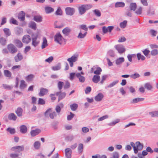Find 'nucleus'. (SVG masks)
Wrapping results in <instances>:
<instances>
[{
	"label": "nucleus",
	"mask_w": 158,
	"mask_h": 158,
	"mask_svg": "<svg viewBox=\"0 0 158 158\" xmlns=\"http://www.w3.org/2000/svg\"><path fill=\"white\" fill-rule=\"evenodd\" d=\"M92 7V5L89 4L81 5L78 8L80 14L81 15H83L85 12L86 10L91 9Z\"/></svg>",
	"instance_id": "1"
},
{
	"label": "nucleus",
	"mask_w": 158,
	"mask_h": 158,
	"mask_svg": "<svg viewBox=\"0 0 158 158\" xmlns=\"http://www.w3.org/2000/svg\"><path fill=\"white\" fill-rule=\"evenodd\" d=\"M38 35L36 34H33L31 35L32 45L35 47L38 46L40 43V41L37 40Z\"/></svg>",
	"instance_id": "2"
},
{
	"label": "nucleus",
	"mask_w": 158,
	"mask_h": 158,
	"mask_svg": "<svg viewBox=\"0 0 158 158\" xmlns=\"http://www.w3.org/2000/svg\"><path fill=\"white\" fill-rule=\"evenodd\" d=\"M7 48L9 52L12 54L15 53L18 51L17 48L12 44H8L7 46Z\"/></svg>",
	"instance_id": "3"
},
{
	"label": "nucleus",
	"mask_w": 158,
	"mask_h": 158,
	"mask_svg": "<svg viewBox=\"0 0 158 158\" xmlns=\"http://www.w3.org/2000/svg\"><path fill=\"white\" fill-rule=\"evenodd\" d=\"M114 48L120 54H122L124 53L126 50L125 48L123 45L118 44L114 46Z\"/></svg>",
	"instance_id": "4"
},
{
	"label": "nucleus",
	"mask_w": 158,
	"mask_h": 158,
	"mask_svg": "<svg viewBox=\"0 0 158 158\" xmlns=\"http://www.w3.org/2000/svg\"><path fill=\"white\" fill-rule=\"evenodd\" d=\"M55 41L61 44L63 42V40H64V38L62 37L60 33H57L54 36Z\"/></svg>",
	"instance_id": "5"
},
{
	"label": "nucleus",
	"mask_w": 158,
	"mask_h": 158,
	"mask_svg": "<svg viewBox=\"0 0 158 158\" xmlns=\"http://www.w3.org/2000/svg\"><path fill=\"white\" fill-rule=\"evenodd\" d=\"M24 150V146L23 145L18 146L12 147L11 150L15 152H20L21 151H23Z\"/></svg>",
	"instance_id": "6"
},
{
	"label": "nucleus",
	"mask_w": 158,
	"mask_h": 158,
	"mask_svg": "<svg viewBox=\"0 0 158 158\" xmlns=\"http://www.w3.org/2000/svg\"><path fill=\"white\" fill-rule=\"evenodd\" d=\"M136 148V150L135 152V153L137 154L138 152V151L141 150L143 148V145L139 141H137L135 142Z\"/></svg>",
	"instance_id": "7"
},
{
	"label": "nucleus",
	"mask_w": 158,
	"mask_h": 158,
	"mask_svg": "<svg viewBox=\"0 0 158 158\" xmlns=\"http://www.w3.org/2000/svg\"><path fill=\"white\" fill-rule=\"evenodd\" d=\"M31 38L28 35H24L22 39V41L25 44H28L30 42L31 40Z\"/></svg>",
	"instance_id": "8"
},
{
	"label": "nucleus",
	"mask_w": 158,
	"mask_h": 158,
	"mask_svg": "<svg viewBox=\"0 0 158 158\" xmlns=\"http://www.w3.org/2000/svg\"><path fill=\"white\" fill-rule=\"evenodd\" d=\"M66 14L68 15L72 16L73 15L75 12L74 9L71 7H66L65 9Z\"/></svg>",
	"instance_id": "9"
},
{
	"label": "nucleus",
	"mask_w": 158,
	"mask_h": 158,
	"mask_svg": "<svg viewBox=\"0 0 158 158\" xmlns=\"http://www.w3.org/2000/svg\"><path fill=\"white\" fill-rule=\"evenodd\" d=\"M23 58V56L21 53L19 52L14 57L15 62H17L21 60Z\"/></svg>",
	"instance_id": "10"
},
{
	"label": "nucleus",
	"mask_w": 158,
	"mask_h": 158,
	"mask_svg": "<svg viewBox=\"0 0 158 158\" xmlns=\"http://www.w3.org/2000/svg\"><path fill=\"white\" fill-rule=\"evenodd\" d=\"M76 76L80 82L84 83L85 81V77L81 75L80 73H76Z\"/></svg>",
	"instance_id": "11"
},
{
	"label": "nucleus",
	"mask_w": 158,
	"mask_h": 158,
	"mask_svg": "<svg viewBox=\"0 0 158 158\" xmlns=\"http://www.w3.org/2000/svg\"><path fill=\"white\" fill-rule=\"evenodd\" d=\"M48 92V90L47 89L41 88L40 92L39 93V95L40 97L43 96L44 95L46 94Z\"/></svg>",
	"instance_id": "12"
},
{
	"label": "nucleus",
	"mask_w": 158,
	"mask_h": 158,
	"mask_svg": "<svg viewBox=\"0 0 158 158\" xmlns=\"http://www.w3.org/2000/svg\"><path fill=\"white\" fill-rule=\"evenodd\" d=\"M65 156L67 158H71L72 151L70 148H67L65 149Z\"/></svg>",
	"instance_id": "13"
},
{
	"label": "nucleus",
	"mask_w": 158,
	"mask_h": 158,
	"mask_svg": "<svg viewBox=\"0 0 158 158\" xmlns=\"http://www.w3.org/2000/svg\"><path fill=\"white\" fill-rule=\"evenodd\" d=\"M103 97V94L101 93H99L95 97L94 99L97 102H100L102 100Z\"/></svg>",
	"instance_id": "14"
},
{
	"label": "nucleus",
	"mask_w": 158,
	"mask_h": 158,
	"mask_svg": "<svg viewBox=\"0 0 158 158\" xmlns=\"http://www.w3.org/2000/svg\"><path fill=\"white\" fill-rule=\"evenodd\" d=\"M18 19L21 21H24L25 19V13L23 11L20 12L18 15Z\"/></svg>",
	"instance_id": "15"
},
{
	"label": "nucleus",
	"mask_w": 158,
	"mask_h": 158,
	"mask_svg": "<svg viewBox=\"0 0 158 158\" xmlns=\"http://www.w3.org/2000/svg\"><path fill=\"white\" fill-rule=\"evenodd\" d=\"M78 58V55H74L72 56L70 58H68L67 60L69 62L71 61L72 62H75L77 60Z\"/></svg>",
	"instance_id": "16"
},
{
	"label": "nucleus",
	"mask_w": 158,
	"mask_h": 158,
	"mask_svg": "<svg viewBox=\"0 0 158 158\" xmlns=\"http://www.w3.org/2000/svg\"><path fill=\"white\" fill-rule=\"evenodd\" d=\"M41 132L40 129H37L35 130H31L30 132L31 135L32 137H34L38 134Z\"/></svg>",
	"instance_id": "17"
},
{
	"label": "nucleus",
	"mask_w": 158,
	"mask_h": 158,
	"mask_svg": "<svg viewBox=\"0 0 158 158\" xmlns=\"http://www.w3.org/2000/svg\"><path fill=\"white\" fill-rule=\"evenodd\" d=\"M17 118V116L13 113L10 114L8 115V118L11 120L15 121L16 120Z\"/></svg>",
	"instance_id": "18"
},
{
	"label": "nucleus",
	"mask_w": 158,
	"mask_h": 158,
	"mask_svg": "<svg viewBox=\"0 0 158 158\" xmlns=\"http://www.w3.org/2000/svg\"><path fill=\"white\" fill-rule=\"evenodd\" d=\"M27 131V128L25 125H22L20 127V131L23 134L26 133Z\"/></svg>",
	"instance_id": "19"
},
{
	"label": "nucleus",
	"mask_w": 158,
	"mask_h": 158,
	"mask_svg": "<svg viewBox=\"0 0 158 158\" xmlns=\"http://www.w3.org/2000/svg\"><path fill=\"white\" fill-rule=\"evenodd\" d=\"M71 30L70 28L68 27H66L62 30L63 33L66 36H68Z\"/></svg>",
	"instance_id": "20"
},
{
	"label": "nucleus",
	"mask_w": 158,
	"mask_h": 158,
	"mask_svg": "<svg viewBox=\"0 0 158 158\" xmlns=\"http://www.w3.org/2000/svg\"><path fill=\"white\" fill-rule=\"evenodd\" d=\"M92 80L94 83H98L100 80V76L98 75H94V76Z\"/></svg>",
	"instance_id": "21"
},
{
	"label": "nucleus",
	"mask_w": 158,
	"mask_h": 158,
	"mask_svg": "<svg viewBox=\"0 0 158 158\" xmlns=\"http://www.w3.org/2000/svg\"><path fill=\"white\" fill-rule=\"evenodd\" d=\"M23 110L21 107H18L15 111V113L18 117H21L22 116Z\"/></svg>",
	"instance_id": "22"
},
{
	"label": "nucleus",
	"mask_w": 158,
	"mask_h": 158,
	"mask_svg": "<svg viewBox=\"0 0 158 158\" xmlns=\"http://www.w3.org/2000/svg\"><path fill=\"white\" fill-rule=\"evenodd\" d=\"M144 99L143 98H135L133 99L130 102L131 103H135L143 101L144 100Z\"/></svg>",
	"instance_id": "23"
},
{
	"label": "nucleus",
	"mask_w": 158,
	"mask_h": 158,
	"mask_svg": "<svg viewBox=\"0 0 158 158\" xmlns=\"http://www.w3.org/2000/svg\"><path fill=\"white\" fill-rule=\"evenodd\" d=\"M43 42H42V45L41 46V48L43 49L48 46L47 41L45 37H43Z\"/></svg>",
	"instance_id": "24"
},
{
	"label": "nucleus",
	"mask_w": 158,
	"mask_h": 158,
	"mask_svg": "<svg viewBox=\"0 0 158 158\" xmlns=\"http://www.w3.org/2000/svg\"><path fill=\"white\" fill-rule=\"evenodd\" d=\"M45 12L47 14H49L54 11V9L52 7L47 6L45 7Z\"/></svg>",
	"instance_id": "25"
},
{
	"label": "nucleus",
	"mask_w": 158,
	"mask_h": 158,
	"mask_svg": "<svg viewBox=\"0 0 158 158\" xmlns=\"http://www.w3.org/2000/svg\"><path fill=\"white\" fill-rule=\"evenodd\" d=\"M125 4L123 2H117L115 4V8L123 7L125 6Z\"/></svg>",
	"instance_id": "26"
},
{
	"label": "nucleus",
	"mask_w": 158,
	"mask_h": 158,
	"mask_svg": "<svg viewBox=\"0 0 158 158\" xmlns=\"http://www.w3.org/2000/svg\"><path fill=\"white\" fill-rule=\"evenodd\" d=\"M33 20L39 23L42 21V17L40 15H35L34 17Z\"/></svg>",
	"instance_id": "27"
},
{
	"label": "nucleus",
	"mask_w": 158,
	"mask_h": 158,
	"mask_svg": "<svg viewBox=\"0 0 158 158\" xmlns=\"http://www.w3.org/2000/svg\"><path fill=\"white\" fill-rule=\"evenodd\" d=\"M15 44L19 48H21L23 47V44L22 42L18 40H15Z\"/></svg>",
	"instance_id": "28"
},
{
	"label": "nucleus",
	"mask_w": 158,
	"mask_h": 158,
	"mask_svg": "<svg viewBox=\"0 0 158 158\" xmlns=\"http://www.w3.org/2000/svg\"><path fill=\"white\" fill-rule=\"evenodd\" d=\"M124 61V59L123 57H119L116 60V65H118L121 64Z\"/></svg>",
	"instance_id": "29"
},
{
	"label": "nucleus",
	"mask_w": 158,
	"mask_h": 158,
	"mask_svg": "<svg viewBox=\"0 0 158 158\" xmlns=\"http://www.w3.org/2000/svg\"><path fill=\"white\" fill-rule=\"evenodd\" d=\"M129 7L131 10L135 11L137 8V5L135 3H131L130 4Z\"/></svg>",
	"instance_id": "30"
},
{
	"label": "nucleus",
	"mask_w": 158,
	"mask_h": 158,
	"mask_svg": "<svg viewBox=\"0 0 158 158\" xmlns=\"http://www.w3.org/2000/svg\"><path fill=\"white\" fill-rule=\"evenodd\" d=\"M29 27L32 29L35 30L36 28V23L34 22H31L29 24Z\"/></svg>",
	"instance_id": "31"
},
{
	"label": "nucleus",
	"mask_w": 158,
	"mask_h": 158,
	"mask_svg": "<svg viewBox=\"0 0 158 158\" xmlns=\"http://www.w3.org/2000/svg\"><path fill=\"white\" fill-rule=\"evenodd\" d=\"M142 12V8L141 7H138L135 11V13L138 15H141Z\"/></svg>",
	"instance_id": "32"
},
{
	"label": "nucleus",
	"mask_w": 158,
	"mask_h": 158,
	"mask_svg": "<svg viewBox=\"0 0 158 158\" xmlns=\"http://www.w3.org/2000/svg\"><path fill=\"white\" fill-rule=\"evenodd\" d=\"M78 105L76 103H74L70 105V108L72 111H75L78 108Z\"/></svg>",
	"instance_id": "33"
},
{
	"label": "nucleus",
	"mask_w": 158,
	"mask_h": 158,
	"mask_svg": "<svg viewBox=\"0 0 158 158\" xmlns=\"http://www.w3.org/2000/svg\"><path fill=\"white\" fill-rule=\"evenodd\" d=\"M34 77V75L32 74H30L26 77V80L27 81H31L32 80Z\"/></svg>",
	"instance_id": "34"
},
{
	"label": "nucleus",
	"mask_w": 158,
	"mask_h": 158,
	"mask_svg": "<svg viewBox=\"0 0 158 158\" xmlns=\"http://www.w3.org/2000/svg\"><path fill=\"white\" fill-rule=\"evenodd\" d=\"M4 75L8 77H10L11 76V73L8 70H5L4 71Z\"/></svg>",
	"instance_id": "35"
},
{
	"label": "nucleus",
	"mask_w": 158,
	"mask_h": 158,
	"mask_svg": "<svg viewBox=\"0 0 158 158\" xmlns=\"http://www.w3.org/2000/svg\"><path fill=\"white\" fill-rule=\"evenodd\" d=\"M3 31L6 36H8L10 35L11 32L9 29L5 28L3 29Z\"/></svg>",
	"instance_id": "36"
},
{
	"label": "nucleus",
	"mask_w": 158,
	"mask_h": 158,
	"mask_svg": "<svg viewBox=\"0 0 158 158\" xmlns=\"http://www.w3.org/2000/svg\"><path fill=\"white\" fill-rule=\"evenodd\" d=\"M61 68V64L60 63H58L55 66H53L52 68L53 70L56 71L60 69Z\"/></svg>",
	"instance_id": "37"
},
{
	"label": "nucleus",
	"mask_w": 158,
	"mask_h": 158,
	"mask_svg": "<svg viewBox=\"0 0 158 158\" xmlns=\"http://www.w3.org/2000/svg\"><path fill=\"white\" fill-rule=\"evenodd\" d=\"M149 114L152 117H158V111H154L150 112L149 113Z\"/></svg>",
	"instance_id": "38"
},
{
	"label": "nucleus",
	"mask_w": 158,
	"mask_h": 158,
	"mask_svg": "<svg viewBox=\"0 0 158 158\" xmlns=\"http://www.w3.org/2000/svg\"><path fill=\"white\" fill-rule=\"evenodd\" d=\"M137 56L138 60L141 59L142 60H144L145 59V57L143 55H142L140 53L137 54Z\"/></svg>",
	"instance_id": "39"
},
{
	"label": "nucleus",
	"mask_w": 158,
	"mask_h": 158,
	"mask_svg": "<svg viewBox=\"0 0 158 158\" xmlns=\"http://www.w3.org/2000/svg\"><path fill=\"white\" fill-rule=\"evenodd\" d=\"M74 139V136L73 135H70L67 136L65 138V139L66 141H71Z\"/></svg>",
	"instance_id": "40"
},
{
	"label": "nucleus",
	"mask_w": 158,
	"mask_h": 158,
	"mask_svg": "<svg viewBox=\"0 0 158 158\" xmlns=\"http://www.w3.org/2000/svg\"><path fill=\"white\" fill-rule=\"evenodd\" d=\"M66 95V94L64 92H61L59 96L58 101L59 102L60 100L63 99L65 98Z\"/></svg>",
	"instance_id": "41"
},
{
	"label": "nucleus",
	"mask_w": 158,
	"mask_h": 158,
	"mask_svg": "<svg viewBox=\"0 0 158 158\" xmlns=\"http://www.w3.org/2000/svg\"><path fill=\"white\" fill-rule=\"evenodd\" d=\"M87 34V32H85L83 34L81 33V31L79 33L78 35L77 36V38H80V39L83 38Z\"/></svg>",
	"instance_id": "42"
},
{
	"label": "nucleus",
	"mask_w": 158,
	"mask_h": 158,
	"mask_svg": "<svg viewBox=\"0 0 158 158\" xmlns=\"http://www.w3.org/2000/svg\"><path fill=\"white\" fill-rule=\"evenodd\" d=\"M93 12L96 16L99 17L101 16V13L98 10L95 9L93 10Z\"/></svg>",
	"instance_id": "43"
},
{
	"label": "nucleus",
	"mask_w": 158,
	"mask_h": 158,
	"mask_svg": "<svg viewBox=\"0 0 158 158\" xmlns=\"http://www.w3.org/2000/svg\"><path fill=\"white\" fill-rule=\"evenodd\" d=\"M83 145L82 143H80L79 144L78 149L79 152L81 153L83 150Z\"/></svg>",
	"instance_id": "44"
},
{
	"label": "nucleus",
	"mask_w": 158,
	"mask_h": 158,
	"mask_svg": "<svg viewBox=\"0 0 158 158\" xmlns=\"http://www.w3.org/2000/svg\"><path fill=\"white\" fill-rule=\"evenodd\" d=\"M118 80H116L115 81H113L107 87L108 88H111L114 86L116 84H117L118 82Z\"/></svg>",
	"instance_id": "45"
},
{
	"label": "nucleus",
	"mask_w": 158,
	"mask_h": 158,
	"mask_svg": "<svg viewBox=\"0 0 158 158\" xmlns=\"http://www.w3.org/2000/svg\"><path fill=\"white\" fill-rule=\"evenodd\" d=\"M127 21L126 20H124L123 22L120 24V27L122 28H125L127 25Z\"/></svg>",
	"instance_id": "46"
},
{
	"label": "nucleus",
	"mask_w": 158,
	"mask_h": 158,
	"mask_svg": "<svg viewBox=\"0 0 158 158\" xmlns=\"http://www.w3.org/2000/svg\"><path fill=\"white\" fill-rule=\"evenodd\" d=\"M120 121V120L119 119H116L115 120L110 123L108 125L109 126H114V125L116 124L117 123H119Z\"/></svg>",
	"instance_id": "47"
},
{
	"label": "nucleus",
	"mask_w": 158,
	"mask_h": 158,
	"mask_svg": "<svg viewBox=\"0 0 158 158\" xmlns=\"http://www.w3.org/2000/svg\"><path fill=\"white\" fill-rule=\"evenodd\" d=\"M139 77V74L136 73H135L134 74H131L130 75V77L134 79H135L136 78H138Z\"/></svg>",
	"instance_id": "48"
},
{
	"label": "nucleus",
	"mask_w": 158,
	"mask_h": 158,
	"mask_svg": "<svg viewBox=\"0 0 158 158\" xmlns=\"http://www.w3.org/2000/svg\"><path fill=\"white\" fill-rule=\"evenodd\" d=\"M23 32V30L21 28H17L15 30V33L19 35Z\"/></svg>",
	"instance_id": "49"
},
{
	"label": "nucleus",
	"mask_w": 158,
	"mask_h": 158,
	"mask_svg": "<svg viewBox=\"0 0 158 158\" xmlns=\"http://www.w3.org/2000/svg\"><path fill=\"white\" fill-rule=\"evenodd\" d=\"M145 88L148 90H151L152 88V86L151 84L148 83H146L144 85Z\"/></svg>",
	"instance_id": "50"
},
{
	"label": "nucleus",
	"mask_w": 158,
	"mask_h": 158,
	"mask_svg": "<svg viewBox=\"0 0 158 158\" xmlns=\"http://www.w3.org/2000/svg\"><path fill=\"white\" fill-rule=\"evenodd\" d=\"M6 130L9 132L11 134H14L15 132V130L14 128H11L8 127L7 129Z\"/></svg>",
	"instance_id": "51"
},
{
	"label": "nucleus",
	"mask_w": 158,
	"mask_h": 158,
	"mask_svg": "<svg viewBox=\"0 0 158 158\" xmlns=\"http://www.w3.org/2000/svg\"><path fill=\"white\" fill-rule=\"evenodd\" d=\"M2 86L5 89L10 90L13 88V86L6 84H3Z\"/></svg>",
	"instance_id": "52"
},
{
	"label": "nucleus",
	"mask_w": 158,
	"mask_h": 158,
	"mask_svg": "<svg viewBox=\"0 0 158 158\" xmlns=\"http://www.w3.org/2000/svg\"><path fill=\"white\" fill-rule=\"evenodd\" d=\"M102 71L100 67H98L97 70L94 72V73L97 75H99L100 74Z\"/></svg>",
	"instance_id": "53"
},
{
	"label": "nucleus",
	"mask_w": 158,
	"mask_h": 158,
	"mask_svg": "<svg viewBox=\"0 0 158 158\" xmlns=\"http://www.w3.org/2000/svg\"><path fill=\"white\" fill-rule=\"evenodd\" d=\"M154 10L153 9H150L147 11V15H151L154 14Z\"/></svg>",
	"instance_id": "54"
},
{
	"label": "nucleus",
	"mask_w": 158,
	"mask_h": 158,
	"mask_svg": "<svg viewBox=\"0 0 158 158\" xmlns=\"http://www.w3.org/2000/svg\"><path fill=\"white\" fill-rule=\"evenodd\" d=\"M151 55L153 56H155L158 54V51L157 49H154L151 52Z\"/></svg>",
	"instance_id": "55"
},
{
	"label": "nucleus",
	"mask_w": 158,
	"mask_h": 158,
	"mask_svg": "<svg viewBox=\"0 0 158 158\" xmlns=\"http://www.w3.org/2000/svg\"><path fill=\"white\" fill-rule=\"evenodd\" d=\"M40 143L39 141H36L34 143V147L36 149H38L40 148Z\"/></svg>",
	"instance_id": "56"
},
{
	"label": "nucleus",
	"mask_w": 158,
	"mask_h": 158,
	"mask_svg": "<svg viewBox=\"0 0 158 158\" xmlns=\"http://www.w3.org/2000/svg\"><path fill=\"white\" fill-rule=\"evenodd\" d=\"M76 76V74L74 73H71L69 74V78L71 81L73 80L74 77L75 76Z\"/></svg>",
	"instance_id": "57"
},
{
	"label": "nucleus",
	"mask_w": 158,
	"mask_h": 158,
	"mask_svg": "<svg viewBox=\"0 0 158 158\" xmlns=\"http://www.w3.org/2000/svg\"><path fill=\"white\" fill-rule=\"evenodd\" d=\"M45 101L43 99L41 98H39L38 101V104L39 105H44L45 104Z\"/></svg>",
	"instance_id": "58"
},
{
	"label": "nucleus",
	"mask_w": 158,
	"mask_h": 158,
	"mask_svg": "<svg viewBox=\"0 0 158 158\" xmlns=\"http://www.w3.org/2000/svg\"><path fill=\"white\" fill-rule=\"evenodd\" d=\"M56 15H61L62 14V11L60 7H58L56 12Z\"/></svg>",
	"instance_id": "59"
},
{
	"label": "nucleus",
	"mask_w": 158,
	"mask_h": 158,
	"mask_svg": "<svg viewBox=\"0 0 158 158\" xmlns=\"http://www.w3.org/2000/svg\"><path fill=\"white\" fill-rule=\"evenodd\" d=\"M26 86L25 82L24 80H21L20 82V88L21 89H23Z\"/></svg>",
	"instance_id": "60"
},
{
	"label": "nucleus",
	"mask_w": 158,
	"mask_h": 158,
	"mask_svg": "<svg viewBox=\"0 0 158 158\" xmlns=\"http://www.w3.org/2000/svg\"><path fill=\"white\" fill-rule=\"evenodd\" d=\"M0 43L2 45H5L6 44V40L3 38H1L0 39Z\"/></svg>",
	"instance_id": "61"
},
{
	"label": "nucleus",
	"mask_w": 158,
	"mask_h": 158,
	"mask_svg": "<svg viewBox=\"0 0 158 158\" xmlns=\"http://www.w3.org/2000/svg\"><path fill=\"white\" fill-rule=\"evenodd\" d=\"M142 52L144 55L146 57L148 56L149 53L150 52V51L148 50L147 49H146L142 51Z\"/></svg>",
	"instance_id": "62"
},
{
	"label": "nucleus",
	"mask_w": 158,
	"mask_h": 158,
	"mask_svg": "<svg viewBox=\"0 0 158 158\" xmlns=\"http://www.w3.org/2000/svg\"><path fill=\"white\" fill-rule=\"evenodd\" d=\"M70 114L68 115L67 119L68 120H71L74 116V114L70 112Z\"/></svg>",
	"instance_id": "63"
},
{
	"label": "nucleus",
	"mask_w": 158,
	"mask_h": 158,
	"mask_svg": "<svg viewBox=\"0 0 158 158\" xmlns=\"http://www.w3.org/2000/svg\"><path fill=\"white\" fill-rule=\"evenodd\" d=\"M119 155L118 152H114L112 153V158H118Z\"/></svg>",
	"instance_id": "64"
}]
</instances>
